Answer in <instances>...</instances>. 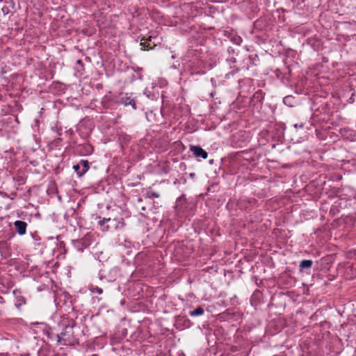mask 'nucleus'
<instances>
[{
    "label": "nucleus",
    "instance_id": "f257e3e1",
    "mask_svg": "<svg viewBox=\"0 0 356 356\" xmlns=\"http://www.w3.org/2000/svg\"><path fill=\"white\" fill-rule=\"evenodd\" d=\"M73 327L70 325H66L60 334H56L55 335V338L56 339L57 343L59 345L69 346L73 343Z\"/></svg>",
    "mask_w": 356,
    "mask_h": 356
},
{
    "label": "nucleus",
    "instance_id": "f03ea898",
    "mask_svg": "<svg viewBox=\"0 0 356 356\" xmlns=\"http://www.w3.org/2000/svg\"><path fill=\"white\" fill-rule=\"evenodd\" d=\"M118 104H122L124 106H131L133 109L136 110L137 108L136 107V102L135 98L133 97L132 93H124L122 94L118 101Z\"/></svg>",
    "mask_w": 356,
    "mask_h": 356
},
{
    "label": "nucleus",
    "instance_id": "7ed1b4c3",
    "mask_svg": "<svg viewBox=\"0 0 356 356\" xmlns=\"http://www.w3.org/2000/svg\"><path fill=\"white\" fill-rule=\"evenodd\" d=\"M89 168V163L86 160H81L77 164L73 166V169L79 177H82Z\"/></svg>",
    "mask_w": 356,
    "mask_h": 356
},
{
    "label": "nucleus",
    "instance_id": "20e7f679",
    "mask_svg": "<svg viewBox=\"0 0 356 356\" xmlns=\"http://www.w3.org/2000/svg\"><path fill=\"white\" fill-rule=\"evenodd\" d=\"M190 150L197 158L206 159L208 157L207 152L199 145H191Z\"/></svg>",
    "mask_w": 356,
    "mask_h": 356
},
{
    "label": "nucleus",
    "instance_id": "39448f33",
    "mask_svg": "<svg viewBox=\"0 0 356 356\" xmlns=\"http://www.w3.org/2000/svg\"><path fill=\"white\" fill-rule=\"evenodd\" d=\"M16 232L19 235H24L26 232L27 223L22 220H16L14 222Z\"/></svg>",
    "mask_w": 356,
    "mask_h": 356
},
{
    "label": "nucleus",
    "instance_id": "423d86ee",
    "mask_svg": "<svg viewBox=\"0 0 356 356\" xmlns=\"http://www.w3.org/2000/svg\"><path fill=\"white\" fill-rule=\"evenodd\" d=\"M15 300V305L18 309H20L21 307L26 302L25 298L21 295L16 296Z\"/></svg>",
    "mask_w": 356,
    "mask_h": 356
},
{
    "label": "nucleus",
    "instance_id": "0eeeda50",
    "mask_svg": "<svg viewBox=\"0 0 356 356\" xmlns=\"http://www.w3.org/2000/svg\"><path fill=\"white\" fill-rule=\"evenodd\" d=\"M312 260H302L300 261L299 266L300 269H309L312 268Z\"/></svg>",
    "mask_w": 356,
    "mask_h": 356
},
{
    "label": "nucleus",
    "instance_id": "6e6552de",
    "mask_svg": "<svg viewBox=\"0 0 356 356\" xmlns=\"http://www.w3.org/2000/svg\"><path fill=\"white\" fill-rule=\"evenodd\" d=\"M204 311L202 307H198L194 310H192L189 312L191 316H201L204 314Z\"/></svg>",
    "mask_w": 356,
    "mask_h": 356
},
{
    "label": "nucleus",
    "instance_id": "1a4fd4ad",
    "mask_svg": "<svg viewBox=\"0 0 356 356\" xmlns=\"http://www.w3.org/2000/svg\"><path fill=\"white\" fill-rule=\"evenodd\" d=\"M89 290L92 292V293H97L98 294H102L103 293V290L102 288L97 286H95V285H92L91 284L90 286H89Z\"/></svg>",
    "mask_w": 356,
    "mask_h": 356
},
{
    "label": "nucleus",
    "instance_id": "9d476101",
    "mask_svg": "<svg viewBox=\"0 0 356 356\" xmlns=\"http://www.w3.org/2000/svg\"><path fill=\"white\" fill-rule=\"evenodd\" d=\"M146 197L148 198H153V197L158 198L160 197V194L158 192H156V191H154L152 190H149L146 193Z\"/></svg>",
    "mask_w": 356,
    "mask_h": 356
},
{
    "label": "nucleus",
    "instance_id": "9b49d317",
    "mask_svg": "<svg viewBox=\"0 0 356 356\" xmlns=\"http://www.w3.org/2000/svg\"><path fill=\"white\" fill-rule=\"evenodd\" d=\"M232 41L238 45H240L243 41L242 38L240 36H235L232 38Z\"/></svg>",
    "mask_w": 356,
    "mask_h": 356
},
{
    "label": "nucleus",
    "instance_id": "f8f14e48",
    "mask_svg": "<svg viewBox=\"0 0 356 356\" xmlns=\"http://www.w3.org/2000/svg\"><path fill=\"white\" fill-rule=\"evenodd\" d=\"M293 99L292 96H286L283 99V102L286 105H291V100Z\"/></svg>",
    "mask_w": 356,
    "mask_h": 356
},
{
    "label": "nucleus",
    "instance_id": "ddd939ff",
    "mask_svg": "<svg viewBox=\"0 0 356 356\" xmlns=\"http://www.w3.org/2000/svg\"><path fill=\"white\" fill-rule=\"evenodd\" d=\"M109 221H111V218H104L100 219V220H99V225L100 226H104V224H105L106 222H109Z\"/></svg>",
    "mask_w": 356,
    "mask_h": 356
},
{
    "label": "nucleus",
    "instance_id": "4468645a",
    "mask_svg": "<svg viewBox=\"0 0 356 356\" xmlns=\"http://www.w3.org/2000/svg\"><path fill=\"white\" fill-rule=\"evenodd\" d=\"M254 97L255 98H262V93L261 91H257V92H255V94L254 95Z\"/></svg>",
    "mask_w": 356,
    "mask_h": 356
},
{
    "label": "nucleus",
    "instance_id": "2eb2a0df",
    "mask_svg": "<svg viewBox=\"0 0 356 356\" xmlns=\"http://www.w3.org/2000/svg\"><path fill=\"white\" fill-rule=\"evenodd\" d=\"M0 195L3 197H9L8 195L3 191H0Z\"/></svg>",
    "mask_w": 356,
    "mask_h": 356
},
{
    "label": "nucleus",
    "instance_id": "dca6fc26",
    "mask_svg": "<svg viewBox=\"0 0 356 356\" xmlns=\"http://www.w3.org/2000/svg\"><path fill=\"white\" fill-rule=\"evenodd\" d=\"M76 64L79 65L81 67L83 66V62H82V60L81 59H79V60H76Z\"/></svg>",
    "mask_w": 356,
    "mask_h": 356
},
{
    "label": "nucleus",
    "instance_id": "f3484780",
    "mask_svg": "<svg viewBox=\"0 0 356 356\" xmlns=\"http://www.w3.org/2000/svg\"><path fill=\"white\" fill-rule=\"evenodd\" d=\"M6 245V242L4 241H1L0 242V248L3 246H5Z\"/></svg>",
    "mask_w": 356,
    "mask_h": 356
},
{
    "label": "nucleus",
    "instance_id": "a211bd4d",
    "mask_svg": "<svg viewBox=\"0 0 356 356\" xmlns=\"http://www.w3.org/2000/svg\"><path fill=\"white\" fill-rule=\"evenodd\" d=\"M102 229H103L104 231H107V230L108 229V226L107 225L106 227H105L102 228Z\"/></svg>",
    "mask_w": 356,
    "mask_h": 356
},
{
    "label": "nucleus",
    "instance_id": "6ab92c4d",
    "mask_svg": "<svg viewBox=\"0 0 356 356\" xmlns=\"http://www.w3.org/2000/svg\"><path fill=\"white\" fill-rule=\"evenodd\" d=\"M140 45H144L145 47H148V45H146L145 43H142V42H141V43H140Z\"/></svg>",
    "mask_w": 356,
    "mask_h": 356
},
{
    "label": "nucleus",
    "instance_id": "aec40b11",
    "mask_svg": "<svg viewBox=\"0 0 356 356\" xmlns=\"http://www.w3.org/2000/svg\"><path fill=\"white\" fill-rule=\"evenodd\" d=\"M181 197H179V198L177 199V202H178L179 201H181Z\"/></svg>",
    "mask_w": 356,
    "mask_h": 356
},
{
    "label": "nucleus",
    "instance_id": "412c9836",
    "mask_svg": "<svg viewBox=\"0 0 356 356\" xmlns=\"http://www.w3.org/2000/svg\"><path fill=\"white\" fill-rule=\"evenodd\" d=\"M88 245H89V244H88V243L85 244V248L88 247Z\"/></svg>",
    "mask_w": 356,
    "mask_h": 356
},
{
    "label": "nucleus",
    "instance_id": "4be33fe9",
    "mask_svg": "<svg viewBox=\"0 0 356 356\" xmlns=\"http://www.w3.org/2000/svg\"><path fill=\"white\" fill-rule=\"evenodd\" d=\"M294 127H299V125L295 124Z\"/></svg>",
    "mask_w": 356,
    "mask_h": 356
},
{
    "label": "nucleus",
    "instance_id": "5701e85b",
    "mask_svg": "<svg viewBox=\"0 0 356 356\" xmlns=\"http://www.w3.org/2000/svg\"><path fill=\"white\" fill-rule=\"evenodd\" d=\"M294 127H299V125L295 124Z\"/></svg>",
    "mask_w": 356,
    "mask_h": 356
}]
</instances>
